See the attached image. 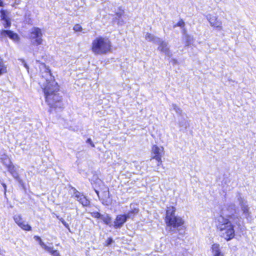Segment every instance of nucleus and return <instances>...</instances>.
I'll use <instances>...</instances> for the list:
<instances>
[{
    "label": "nucleus",
    "instance_id": "1",
    "mask_svg": "<svg viewBox=\"0 0 256 256\" xmlns=\"http://www.w3.org/2000/svg\"><path fill=\"white\" fill-rule=\"evenodd\" d=\"M42 72V80L39 82L44 93L46 102L50 108L61 110L64 108V104L62 101V97L57 94L58 86L54 80L49 68L42 64L40 68Z\"/></svg>",
    "mask_w": 256,
    "mask_h": 256
},
{
    "label": "nucleus",
    "instance_id": "2",
    "mask_svg": "<svg viewBox=\"0 0 256 256\" xmlns=\"http://www.w3.org/2000/svg\"><path fill=\"white\" fill-rule=\"evenodd\" d=\"M215 224L220 235L222 238L228 241L234 238V226L228 219L220 216L216 218Z\"/></svg>",
    "mask_w": 256,
    "mask_h": 256
},
{
    "label": "nucleus",
    "instance_id": "3",
    "mask_svg": "<svg viewBox=\"0 0 256 256\" xmlns=\"http://www.w3.org/2000/svg\"><path fill=\"white\" fill-rule=\"evenodd\" d=\"M176 211V208L173 206L168 207L166 210L165 222L170 231L178 230L184 224V220L182 217L175 215Z\"/></svg>",
    "mask_w": 256,
    "mask_h": 256
},
{
    "label": "nucleus",
    "instance_id": "4",
    "mask_svg": "<svg viewBox=\"0 0 256 256\" xmlns=\"http://www.w3.org/2000/svg\"><path fill=\"white\" fill-rule=\"evenodd\" d=\"M111 46L110 42L108 38L99 36L92 41V50L94 54H102L110 52Z\"/></svg>",
    "mask_w": 256,
    "mask_h": 256
},
{
    "label": "nucleus",
    "instance_id": "5",
    "mask_svg": "<svg viewBox=\"0 0 256 256\" xmlns=\"http://www.w3.org/2000/svg\"><path fill=\"white\" fill-rule=\"evenodd\" d=\"M152 156L150 160V162L152 163V166H155V165L153 164L154 160L156 161V165L157 166H160L162 164V158L164 154V148L162 146L159 147L156 145H154L152 147Z\"/></svg>",
    "mask_w": 256,
    "mask_h": 256
},
{
    "label": "nucleus",
    "instance_id": "6",
    "mask_svg": "<svg viewBox=\"0 0 256 256\" xmlns=\"http://www.w3.org/2000/svg\"><path fill=\"white\" fill-rule=\"evenodd\" d=\"M42 34L41 30L36 27H34L30 30V38L32 44L38 46L42 44Z\"/></svg>",
    "mask_w": 256,
    "mask_h": 256
},
{
    "label": "nucleus",
    "instance_id": "7",
    "mask_svg": "<svg viewBox=\"0 0 256 256\" xmlns=\"http://www.w3.org/2000/svg\"><path fill=\"white\" fill-rule=\"evenodd\" d=\"M237 198L243 216L245 218H248L250 216L251 212L247 200L240 194L237 196Z\"/></svg>",
    "mask_w": 256,
    "mask_h": 256
},
{
    "label": "nucleus",
    "instance_id": "8",
    "mask_svg": "<svg viewBox=\"0 0 256 256\" xmlns=\"http://www.w3.org/2000/svg\"><path fill=\"white\" fill-rule=\"evenodd\" d=\"M14 220L15 222L22 230L30 231L31 230V226L22 220L21 215L16 214L14 216Z\"/></svg>",
    "mask_w": 256,
    "mask_h": 256
},
{
    "label": "nucleus",
    "instance_id": "9",
    "mask_svg": "<svg viewBox=\"0 0 256 256\" xmlns=\"http://www.w3.org/2000/svg\"><path fill=\"white\" fill-rule=\"evenodd\" d=\"M206 18L212 26L218 28L220 30H222V22L218 20L216 16L208 14L206 16Z\"/></svg>",
    "mask_w": 256,
    "mask_h": 256
},
{
    "label": "nucleus",
    "instance_id": "10",
    "mask_svg": "<svg viewBox=\"0 0 256 256\" xmlns=\"http://www.w3.org/2000/svg\"><path fill=\"white\" fill-rule=\"evenodd\" d=\"M74 193L73 196L83 206H86L90 204V201L83 194L76 190L75 188H74Z\"/></svg>",
    "mask_w": 256,
    "mask_h": 256
},
{
    "label": "nucleus",
    "instance_id": "11",
    "mask_svg": "<svg viewBox=\"0 0 256 256\" xmlns=\"http://www.w3.org/2000/svg\"><path fill=\"white\" fill-rule=\"evenodd\" d=\"M128 218H127L126 214L118 215L114 221V227L115 228H122Z\"/></svg>",
    "mask_w": 256,
    "mask_h": 256
},
{
    "label": "nucleus",
    "instance_id": "12",
    "mask_svg": "<svg viewBox=\"0 0 256 256\" xmlns=\"http://www.w3.org/2000/svg\"><path fill=\"white\" fill-rule=\"evenodd\" d=\"M7 36L15 42H18L20 39L17 34L14 32L12 31L2 30L0 34V38H3Z\"/></svg>",
    "mask_w": 256,
    "mask_h": 256
},
{
    "label": "nucleus",
    "instance_id": "13",
    "mask_svg": "<svg viewBox=\"0 0 256 256\" xmlns=\"http://www.w3.org/2000/svg\"><path fill=\"white\" fill-rule=\"evenodd\" d=\"M158 44L160 45L158 48L159 50L164 53L165 54L168 56H171V53L169 50L167 42L160 40V42H158Z\"/></svg>",
    "mask_w": 256,
    "mask_h": 256
},
{
    "label": "nucleus",
    "instance_id": "14",
    "mask_svg": "<svg viewBox=\"0 0 256 256\" xmlns=\"http://www.w3.org/2000/svg\"><path fill=\"white\" fill-rule=\"evenodd\" d=\"M212 254L214 256H224L220 251V244H214L211 247Z\"/></svg>",
    "mask_w": 256,
    "mask_h": 256
},
{
    "label": "nucleus",
    "instance_id": "15",
    "mask_svg": "<svg viewBox=\"0 0 256 256\" xmlns=\"http://www.w3.org/2000/svg\"><path fill=\"white\" fill-rule=\"evenodd\" d=\"M145 38L148 42H152L155 44H158L160 42V38L154 36L152 34L147 32L145 35Z\"/></svg>",
    "mask_w": 256,
    "mask_h": 256
},
{
    "label": "nucleus",
    "instance_id": "16",
    "mask_svg": "<svg viewBox=\"0 0 256 256\" xmlns=\"http://www.w3.org/2000/svg\"><path fill=\"white\" fill-rule=\"evenodd\" d=\"M134 204H130L132 210L128 212L127 214H126L127 218H132L134 216L138 213V208Z\"/></svg>",
    "mask_w": 256,
    "mask_h": 256
},
{
    "label": "nucleus",
    "instance_id": "17",
    "mask_svg": "<svg viewBox=\"0 0 256 256\" xmlns=\"http://www.w3.org/2000/svg\"><path fill=\"white\" fill-rule=\"evenodd\" d=\"M8 172H10L14 178L19 180L20 177L19 174L17 171V168L15 166L12 165L11 166H9L8 168Z\"/></svg>",
    "mask_w": 256,
    "mask_h": 256
},
{
    "label": "nucleus",
    "instance_id": "18",
    "mask_svg": "<svg viewBox=\"0 0 256 256\" xmlns=\"http://www.w3.org/2000/svg\"><path fill=\"white\" fill-rule=\"evenodd\" d=\"M0 159L2 160V162L4 165H5L8 168L9 166H11V162L8 157L6 154H0Z\"/></svg>",
    "mask_w": 256,
    "mask_h": 256
},
{
    "label": "nucleus",
    "instance_id": "19",
    "mask_svg": "<svg viewBox=\"0 0 256 256\" xmlns=\"http://www.w3.org/2000/svg\"><path fill=\"white\" fill-rule=\"evenodd\" d=\"M100 219L102 220L105 224L110 226L112 225V218L108 214L102 215Z\"/></svg>",
    "mask_w": 256,
    "mask_h": 256
},
{
    "label": "nucleus",
    "instance_id": "20",
    "mask_svg": "<svg viewBox=\"0 0 256 256\" xmlns=\"http://www.w3.org/2000/svg\"><path fill=\"white\" fill-rule=\"evenodd\" d=\"M7 72V66L4 64L3 60L0 58V76Z\"/></svg>",
    "mask_w": 256,
    "mask_h": 256
},
{
    "label": "nucleus",
    "instance_id": "21",
    "mask_svg": "<svg viewBox=\"0 0 256 256\" xmlns=\"http://www.w3.org/2000/svg\"><path fill=\"white\" fill-rule=\"evenodd\" d=\"M4 12L3 10L1 11L2 13V19L4 20V26L5 28H8L10 26V22L8 20V18L6 17V16L4 14Z\"/></svg>",
    "mask_w": 256,
    "mask_h": 256
},
{
    "label": "nucleus",
    "instance_id": "22",
    "mask_svg": "<svg viewBox=\"0 0 256 256\" xmlns=\"http://www.w3.org/2000/svg\"><path fill=\"white\" fill-rule=\"evenodd\" d=\"M52 256H60V252L57 250H54L52 247L50 248V250H48Z\"/></svg>",
    "mask_w": 256,
    "mask_h": 256
},
{
    "label": "nucleus",
    "instance_id": "23",
    "mask_svg": "<svg viewBox=\"0 0 256 256\" xmlns=\"http://www.w3.org/2000/svg\"><path fill=\"white\" fill-rule=\"evenodd\" d=\"M39 244L40 246L42 248L46 250H50V246H47L42 240H40V242H39Z\"/></svg>",
    "mask_w": 256,
    "mask_h": 256
},
{
    "label": "nucleus",
    "instance_id": "24",
    "mask_svg": "<svg viewBox=\"0 0 256 256\" xmlns=\"http://www.w3.org/2000/svg\"><path fill=\"white\" fill-rule=\"evenodd\" d=\"M39 244L40 246L42 248L46 250H50V246H47L42 240H40V242H39Z\"/></svg>",
    "mask_w": 256,
    "mask_h": 256
},
{
    "label": "nucleus",
    "instance_id": "25",
    "mask_svg": "<svg viewBox=\"0 0 256 256\" xmlns=\"http://www.w3.org/2000/svg\"><path fill=\"white\" fill-rule=\"evenodd\" d=\"M185 38L186 40V44L187 46H188L190 44L192 41V38L190 36L186 34L185 36Z\"/></svg>",
    "mask_w": 256,
    "mask_h": 256
},
{
    "label": "nucleus",
    "instance_id": "26",
    "mask_svg": "<svg viewBox=\"0 0 256 256\" xmlns=\"http://www.w3.org/2000/svg\"><path fill=\"white\" fill-rule=\"evenodd\" d=\"M172 109L178 114H181L182 110L175 104H172Z\"/></svg>",
    "mask_w": 256,
    "mask_h": 256
},
{
    "label": "nucleus",
    "instance_id": "27",
    "mask_svg": "<svg viewBox=\"0 0 256 256\" xmlns=\"http://www.w3.org/2000/svg\"><path fill=\"white\" fill-rule=\"evenodd\" d=\"M91 215L94 218H101V216H102V214H100V213H99L98 212H91Z\"/></svg>",
    "mask_w": 256,
    "mask_h": 256
},
{
    "label": "nucleus",
    "instance_id": "28",
    "mask_svg": "<svg viewBox=\"0 0 256 256\" xmlns=\"http://www.w3.org/2000/svg\"><path fill=\"white\" fill-rule=\"evenodd\" d=\"M82 30V27L78 24H76L74 26V30L76 32H80Z\"/></svg>",
    "mask_w": 256,
    "mask_h": 256
},
{
    "label": "nucleus",
    "instance_id": "29",
    "mask_svg": "<svg viewBox=\"0 0 256 256\" xmlns=\"http://www.w3.org/2000/svg\"><path fill=\"white\" fill-rule=\"evenodd\" d=\"M184 22L182 20H181L176 24L174 25V28H176V26L184 27Z\"/></svg>",
    "mask_w": 256,
    "mask_h": 256
},
{
    "label": "nucleus",
    "instance_id": "30",
    "mask_svg": "<svg viewBox=\"0 0 256 256\" xmlns=\"http://www.w3.org/2000/svg\"><path fill=\"white\" fill-rule=\"evenodd\" d=\"M57 218L61 221L62 224L66 228L70 230V227L68 224L65 222V220L62 218H59L58 216Z\"/></svg>",
    "mask_w": 256,
    "mask_h": 256
},
{
    "label": "nucleus",
    "instance_id": "31",
    "mask_svg": "<svg viewBox=\"0 0 256 256\" xmlns=\"http://www.w3.org/2000/svg\"><path fill=\"white\" fill-rule=\"evenodd\" d=\"M18 60H20L23 64H24V66L27 69V70H28V64H26V62H25L24 60V59H22V58H20V59H18Z\"/></svg>",
    "mask_w": 256,
    "mask_h": 256
},
{
    "label": "nucleus",
    "instance_id": "32",
    "mask_svg": "<svg viewBox=\"0 0 256 256\" xmlns=\"http://www.w3.org/2000/svg\"><path fill=\"white\" fill-rule=\"evenodd\" d=\"M113 242V240L112 238H108L106 240V246H110V244H112V242Z\"/></svg>",
    "mask_w": 256,
    "mask_h": 256
},
{
    "label": "nucleus",
    "instance_id": "33",
    "mask_svg": "<svg viewBox=\"0 0 256 256\" xmlns=\"http://www.w3.org/2000/svg\"><path fill=\"white\" fill-rule=\"evenodd\" d=\"M86 143L89 144L92 147L94 148L95 146L94 144L92 142V140L89 138H88L86 141Z\"/></svg>",
    "mask_w": 256,
    "mask_h": 256
},
{
    "label": "nucleus",
    "instance_id": "34",
    "mask_svg": "<svg viewBox=\"0 0 256 256\" xmlns=\"http://www.w3.org/2000/svg\"><path fill=\"white\" fill-rule=\"evenodd\" d=\"M124 10H122L120 11L119 12H117L116 14L118 18H120L124 14Z\"/></svg>",
    "mask_w": 256,
    "mask_h": 256
},
{
    "label": "nucleus",
    "instance_id": "35",
    "mask_svg": "<svg viewBox=\"0 0 256 256\" xmlns=\"http://www.w3.org/2000/svg\"><path fill=\"white\" fill-rule=\"evenodd\" d=\"M34 238L35 239V240L38 241V242H40V240H42L38 236H34Z\"/></svg>",
    "mask_w": 256,
    "mask_h": 256
},
{
    "label": "nucleus",
    "instance_id": "36",
    "mask_svg": "<svg viewBox=\"0 0 256 256\" xmlns=\"http://www.w3.org/2000/svg\"><path fill=\"white\" fill-rule=\"evenodd\" d=\"M2 186H3L4 188V191L6 192V184H4V183H2Z\"/></svg>",
    "mask_w": 256,
    "mask_h": 256
},
{
    "label": "nucleus",
    "instance_id": "37",
    "mask_svg": "<svg viewBox=\"0 0 256 256\" xmlns=\"http://www.w3.org/2000/svg\"><path fill=\"white\" fill-rule=\"evenodd\" d=\"M3 6V2L1 0H0V6Z\"/></svg>",
    "mask_w": 256,
    "mask_h": 256
},
{
    "label": "nucleus",
    "instance_id": "38",
    "mask_svg": "<svg viewBox=\"0 0 256 256\" xmlns=\"http://www.w3.org/2000/svg\"><path fill=\"white\" fill-rule=\"evenodd\" d=\"M95 192H96V194H98V192L96 190H95Z\"/></svg>",
    "mask_w": 256,
    "mask_h": 256
}]
</instances>
